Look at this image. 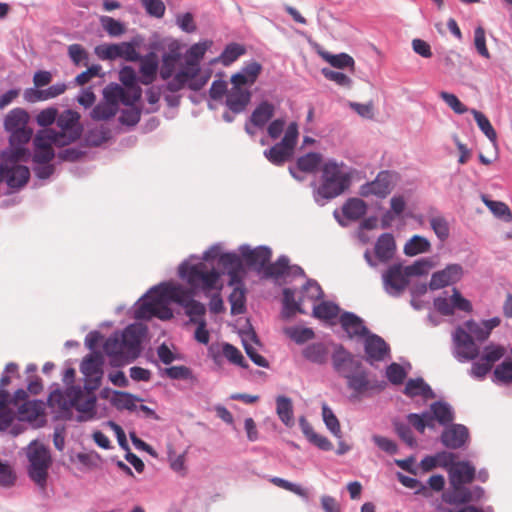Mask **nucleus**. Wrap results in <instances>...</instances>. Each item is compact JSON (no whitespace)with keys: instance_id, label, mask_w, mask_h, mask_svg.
<instances>
[{"instance_id":"nucleus-1","label":"nucleus","mask_w":512,"mask_h":512,"mask_svg":"<svg viewBox=\"0 0 512 512\" xmlns=\"http://www.w3.org/2000/svg\"><path fill=\"white\" fill-rule=\"evenodd\" d=\"M301 354L306 361L317 366H325L330 358L334 372L345 379L346 386L353 392L354 397H359L373 388L367 368L343 344L333 343L330 354L324 342H310L302 349Z\"/></svg>"},{"instance_id":"nucleus-2","label":"nucleus","mask_w":512,"mask_h":512,"mask_svg":"<svg viewBox=\"0 0 512 512\" xmlns=\"http://www.w3.org/2000/svg\"><path fill=\"white\" fill-rule=\"evenodd\" d=\"M179 277L185 279L190 285V289L181 285H171L162 282L158 285L151 287L145 294L140 297L144 300L149 297L151 292H157L162 289V296L168 297L182 306L184 309L193 301L197 290H213L217 288L221 273L212 268L210 271L206 270V266L202 261L195 264H190L189 260H184L178 267Z\"/></svg>"},{"instance_id":"nucleus-3","label":"nucleus","mask_w":512,"mask_h":512,"mask_svg":"<svg viewBox=\"0 0 512 512\" xmlns=\"http://www.w3.org/2000/svg\"><path fill=\"white\" fill-rule=\"evenodd\" d=\"M147 333L142 324H130L121 333L110 335L103 344L112 367H123L135 361L141 353V341Z\"/></svg>"},{"instance_id":"nucleus-4","label":"nucleus","mask_w":512,"mask_h":512,"mask_svg":"<svg viewBox=\"0 0 512 512\" xmlns=\"http://www.w3.org/2000/svg\"><path fill=\"white\" fill-rule=\"evenodd\" d=\"M344 163L334 159L326 161L321 169L320 182L311 183L312 197L316 205L323 207L345 193L351 185V177L343 170Z\"/></svg>"},{"instance_id":"nucleus-5","label":"nucleus","mask_w":512,"mask_h":512,"mask_svg":"<svg viewBox=\"0 0 512 512\" xmlns=\"http://www.w3.org/2000/svg\"><path fill=\"white\" fill-rule=\"evenodd\" d=\"M29 461L28 476L40 488H45L48 478V470L52 463L50 450L44 444L34 440L27 447Z\"/></svg>"},{"instance_id":"nucleus-6","label":"nucleus","mask_w":512,"mask_h":512,"mask_svg":"<svg viewBox=\"0 0 512 512\" xmlns=\"http://www.w3.org/2000/svg\"><path fill=\"white\" fill-rule=\"evenodd\" d=\"M29 114L23 108H14L4 119V128L10 133L9 143L17 153L24 149L33 135V129L28 127Z\"/></svg>"},{"instance_id":"nucleus-7","label":"nucleus","mask_w":512,"mask_h":512,"mask_svg":"<svg viewBox=\"0 0 512 512\" xmlns=\"http://www.w3.org/2000/svg\"><path fill=\"white\" fill-rule=\"evenodd\" d=\"M161 294L162 289L159 288L157 292H151L146 299L140 300L139 298L135 304L137 305L134 311L135 319L150 320L152 317H157L161 320H170L173 317V312L166 303L168 297Z\"/></svg>"},{"instance_id":"nucleus-8","label":"nucleus","mask_w":512,"mask_h":512,"mask_svg":"<svg viewBox=\"0 0 512 512\" xmlns=\"http://www.w3.org/2000/svg\"><path fill=\"white\" fill-rule=\"evenodd\" d=\"M449 487L443 492L442 500L447 503L456 496L457 493L463 491L466 484L471 483L476 476V469L469 461H457L452 468L449 469Z\"/></svg>"},{"instance_id":"nucleus-9","label":"nucleus","mask_w":512,"mask_h":512,"mask_svg":"<svg viewBox=\"0 0 512 512\" xmlns=\"http://www.w3.org/2000/svg\"><path fill=\"white\" fill-rule=\"evenodd\" d=\"M251 99L252 92L248 87L231 85L224 101L228 110L223 113V120L227 123H232L236 115L246 111Z\"/></svg>"},{"instance_id":"nucleus-10","label":"nucleus","mask_w":512,"mask_h":512,"mask_svg":"<svg viewBox=\"0 0 512 512\" xmlns=\"http://www.w3.org/2000/svg\"><path fill=\"white\" fill-rule=\"evenodd\" d=\"M80 115L78 112L67 109L63 111L57 118L56 124L60 131L57 135L62 140L60 147L67 146L80 138L83 127L79 122Z\"/></svg>"},{"instance_id":"nucleus-11","label":"nucleus","mask_w":512,"mask_h":512,"mask_svg":"<svg viewBox=\"0 0 512 512\" xmlns=\"http://www.w3.org/2000/svg\"><path fill=\"white\" fill-rule=\"evenodd\" d=\"M453 356L459 362L474 360L479 355V347L470 333L463 327L458 326L452 335Z\"/></svg>"},{"instance_id":"nucleus-12","label":"nucleus","mask_w":512,"mask_h":512,"mask_svg":"<svg viewBox=\"0 0 512 512\" xmlns=\"http://www.w3.org/2000/svg\"><path fill=\"white\" fill-rule=\"evenodd\" d=\"M396 243L392 233L386 232L381 234L376 240L373 257L371 251L366 249L364 259L371 268H376L378 262L388 263L395 255Z\"/></svg>"},{"instance_id":"nucleus-13","label":"nucleus","mask_w":512,"mask_h":512,"mask_svg":"<svg viewBox=\"0 0 512 512\" xmlns=\"http://www.w3.org/2000/svg\"><path fill=\"white\" fill-rule=\"evenodd\" d=\"M384 291L392 297H399L409 285V277L401 263H395L382 274Z\"/></svg>"},{"instance_id":"nucleus-14","label":"nucleus","mask_w":512,"mask_h":512,"mask_svg":"<svg viewBox=\"0 0 512 512\" xmlns=\"http://www.w3.org/2000/svg\"><path fill=\"white\" fill-rule=\"evenodd\" d=\"M239 251L245 265L259 276L272 257V250L266 245H259L252 249L248 244H243L239 247Z\"/></svg>"},{"instance_id":"nucleus-15","label":"nucleus","mask_w":512,"mask_h":512,"mask_svg":"<svg viewBox=\"0 0 512 512\" xmlns=\"http://www.w3.org/2000/svg\"><path fill=\"white\" fill-rule=\"evenodd\" d=\"M95 54L102 60L123 58L126 61H137L140 59L139 53L131 42L99 45L95 48Z\"/></svg>"},{"instance_id":"nucleus-16","label":"nucleus","mask_w":512,"mask_h":512,"mask_svg":"<svg viewBox=\"0 0 512 512\" xmlns=\"http://www.w3.org/2000/svg\"><path fill=\"white\" fill-rule=\"evenodd\" d=\"M392 185L393 173L389 170H382L373 181L366 182L360 186L359 194L362 197L374 195L380 199H384L391 193Z\"/></svg>"},{"instance_id":"nucleus-17","label":"nucleus","mask_w":512,"mask_h":512,"mask_svg":"<svg viewBox=\"0 0 512 512\" xmlns=\"http://www.w3.org/2000/svg\"><path fill=\"white\" fill-rule=\"evenodd\" d=\"M470 441L469 429L458 423H452L444 427L440 442L447 449L457 450L467 446Z\"/></svg>"},{"instance_id":"nucleus-18","label":"nucleus","mask_w":512,"mask_h":512,"mask_svg":"<svg viewBox=\"0 0 512 512\" xmlns=\"http://www.w3.org/2000/svg\"><path fill=\"white\" fill-rule=\"evenodd\" d=\"M364 351L366 361L373 365L374 362H380L390 357V347L379 335L369 331L364 336Z\"/></svg>"},{"instance_id":"nucleus-19","label":"nucleus","mask_w":512,"mask_h":512,"mask_svg":"<svg viewBox=\"0 0 512 512\" xmlns=\"http://www.w3.org/2000/svg\"><path fill=\"white\" fill-rule=\"evenodd\" d=\"M368 206L364 200L352 197L345 201L342 206V216L338 210H334L333 216L338 224L342 227L348 225V221H357L361 219L367 212Z\"/></svg>"},{"instance_id":"nucleus-20","label":"nucleus","mask_w":512,"mask_h":512,"mask_svg":"<svg viewBox=\"0 0 512 512\" xmlns=\"http://www.w3.org/2000/svg\"><path fill=\"white\" fill-rule=\"evenodd\" d=\"M463 274V267L460 264H448L444 269L431 275L429 289L434 291L455 284L461 280Z\"/></svg>"},{"instance_id":"nucleus-21","label":"nucleus","mask_w":512,"mask_h":512,"mask_svg":"<svg viewBox=\"0 0 512 512\" xmlns=\"http://www.w3.org/2000/svg\"><path fill=\"white\" fill-rule=\"evenodd\" d=\"M263 66L260 62L252 59L243 63L239 71L234 73L230 78L231 85L240 87H248L251 90L252 85L255 84L259 75L261 74Z\"/></svg>"},{"instance_id":"nucleus-22","label":"nucleus","mask_w":512,"mask_h":512,"mask_svg":"<svg viewBox=\"0 0 512 512\" xmlns=\"http://www.w3.org/2000/svg\"><path fill=\"white\" fill-rule=\"evenodd\" d=\"M120 82L128 89L133 91L132 96H128L124 93V90L116 84L115 88L121 93V102L124 105L130 106L141 97V89L138 86V78L135 70L131 66H124L119 72Z\"/></svg>"},{"instance_id":"nucleus-23","label":"nucleus","mask_w":512,"mask_h":512,"mask_svg":"<svg viewBox=\"0 0 512 512\" xmlns=\"http://www.w3.org/2000/svg\"><path fill=\"white\" fill-rule=\"evenodd\" d=\"M244 260L235 252H225L219 256V264L229 276V285H242L241 273L244 271Z\"/></svg>"},{"instance_id":"nucleus-24","label":"nucleus","mask_w":512,"mask_h":512,"mask_svg":"<svg viewBox=\"0 0 512 512\" xmlns=\"http://www.w3.org/2000/svg\"><path fill=\"white\" fill-rule=\"evenodd\" d=\"M242 337V345L244 347V350L247 354V356L250 358V360L257 366L262 368H268L269 362L268 360L259 354L257 350L252 346V343H259L258 337L255 333V331L250 328L248 331L241 332Z\"/></svg>"},{"instance_id":"nucleus-25","label":"nucleus","mask_w":512,"mask_h":512,"mask_svg":"<svg viewBox=\"0 0 512 512\" xmlns=\"http://www.w3.org/2000/svg\"><path fill=\"white\" fill-rule=\"evenodd\" d=\"M339 321L342 328L347 332L349 338H353L354 336L362 337L370 331L364 325L363 319L353 312H343Z\"/></svg>"},{"instance_id":"nucleus-26","label":"nucleus","mask_w":512,"mask_h":512,"mask_svg":"<svg viewBox=\"0 0 512 512\" xmlns=\"http://www.w3.org/2000/svg\"><path fill=\"white\" fill-rule=\"evenodd\" d=\"M274 114V104L268 100H263L252 111L249 122L254 128L263 129L271 121Z\"/></svg>"},{"instance_id":"nucleus-27","label":"nucleus","mask_w":512,"mask_h":512,"mask_svg":"<svg viewBox=\"0 0 512 512\" xmlns=\"http://www.w3.org/2000/svg\"><path fill=\"white\" fill-rule=\"evenodd\" d=\"M139 81L143 85H150L156 78L158 70V57L154 52H149L141 57Z\"/></svg>"},{"instance_id":"nucleus-28","label":"nucleus","mask_w":512,"mask_h":512,"mask_svg":"<svg viewBox=\"0 0 512 512\" xmlns=\"http://www.w3.org/2000/svg\"><path fill=\"white\" fill-rule=\"evenodd\" d=\"M404 394L410 398L422 396L425 399H433L436 397L434 391L423 378H410L405 385Z\"/></svg>"},{"instance_id":"nucleus-29","label":"nucleus","mask_w":512,"mask_h":512,"mask_svg":"<svg viewBox=\"0 0 512 512\" xmlns=\"http://www.w3.org/2000/svg\"><path fill=\"white\" fill-rule=\"evenodd\" d=\"M140 401H142L140 397L126 391H114L110 398V404L119 411H136V403Z\"/></svg>"},{"instance_id":"nucleus-30","label":"nucleus","mask_w":512,"mask_h":512,"mask_svg":"<svg viewBox=\"0 0 512 512\" xmlns=\"http://www.w3.org/2000/svg\"><path fill=\"white\" fill-rule=\"evenodd\" d=\"M182 58V53L178 46L169 47V50L162 56V65L160 76L163 80L169 79L175 72L176 66Z\"/></svg>"},{"instance_id":"nucleus-31","label":"nucleus","mask_w":512,"mask_h":512,"mask_svg":"<svg viewBox=\"0 0 512 512\" xmlns=\"http://www.w3.org/2000/svg\"><path fill=\"white\" fill-rule=\"evenodd\" d=\"M290 260L286 255H280L274 263L270 261L265 265L264 270L261 272L260 277L263 279L282 278L289 269Z\"/></svg>"},{"instance_id":"nucleus-32","label":"nucleus","mask_w":512,"mask_h":512,"mask_svg":"<svg viewBox=\"0 0 512 512\" xmlns=\"http://www.w3.org/2000/svg\"><path fill=\"white\" fill-rule=\"evenodd\" d=\"M14 162L15 160L13 157H11L9 165L8 187L12 189H19L28 182L30 172L27 166L18 165Z\"/></svg>"},{"instance_id":"nucleus-33","label":"nucleus","mask_w":512,"mask_h":512,"mask_svg":"<svg viewBox=\"0 0 512 512\" xmlns=\"http://www.w3.org/2000/svg\"><path fill=\"white\" fill-rule=\"evenodd\" d=\"M430 410L441 426L446 427L454 423L455 411L448 402L437 400L430 405Z\"/></svg>"},{"instance_id":"nucleus-34","label":"nucleus","mask_w":512,"mask_h":512,"mask_svg":"<svg viewBox=\"0 0 512 512\" xmlns=\"http://www.w3.org/2000/svg\"><path fill=\"white\" fill-rule=\"evenodd\" d=\"M485 489L479 485H475L472 488L465 487L463 491L453 496L447 504L458 506L460 504H469L471 502H478L485 498Z\"/></svg>"},{"instance_id":"nucleus-35","label":"nucleus","mask_w":512,"mask_h":512,"mask_svg":"<svg viewBox=\"0 0 512 512\" xmlns=\"http://www.w3.org/2000/svg\"><path fill=\"white\" fill-rule=\"evenodd\" d=\"M103 363L104 359L100 352H91L87 354L82 360L80 371L83 376L103 375Z\"/></svg>"},{"instance_id":"nucleus-36","label":"nucleus","mask_w":512,"mask_h":512,"mask_svg":"<svg viewBox=\"0 0 512 512\" xmlns=\"http://www.w3.org/2000/svg\"><path fill=\"white\" fill-rule=\"evenodd\" d=\"M246 51V47L243 44L231 42L224 47L221 54L214 61L220 62L223 66L228 67L243 56Z\"/></svg>"},{"instance_id":"nucleus-37","label":"nucleus","mask_w":512,"mask_h":512,"mask_svg":"<svg viewBox=\"0 0 512 512\" xmlns=\"http://www.w3.org/2000/svg\"><path fill=\"white\" fill-rule=\"evenodd\" d=\"M27 391L23 388L17 389L13 396H11L12 404L17 405L18 402L23 401L19 406L18 412L22 415H26L28 419H32L38 415L36 411V401H28Z\"/></svg>"},{"instance_id":"nucleus-38","label":"nucleus","mask_w":512,"mask_h":512,"mask_svg":"<svg viewBox=\"0 0 512 512\" xmlns=\"http://www.w3.org/2000/svg\"><path fill=\"white\" fill-rule=\"evenodd\" d=\"M276 412L285 426L292 427L294 425L293 405L289 397L279 395L276 398Z\"/></svg>"},{"instance_id":"nucleus-39","label":"nucleus","mask_w":512,"mask_h":512,"mask_svg":"<svg viewBox=\"0 0 512 512\" xmlns=\"http://www.w3.org/2000/svg\"><path fill=\"white\" fill-rule=\"evenodd\" d=\"M292 155L293 151L280 142L264 151V156L270 163L276 166L283 165L292 157Z\"/></svg>"},{"instance_id":"nucleus-40","label":"nucleus","mask_w":512,"mask_h":512,"mask_svg":"<svg viewBox=\"0 0 512 512\" xmlns=\"http://www.w3.org/2000/svg\"><path fill=\"white\" fill-rule=\"evenodd\" d=\"M232 292L230 293L228 300L231 306V314L239 315L246 311V298L244 284H234Z\"/></svg>"},{"instance_id":"nucleus-41","label":"nucleus","mask_w":512,"mask_h":512,"mask_svg":"<svg viewBox=\"0 0 512 512\" xmlns=\"http://www.w3.org/2000/svg\"><path fill=\"white\" fill-rule=\"evenodd\" d=\"M431 248L430 241L421 235H413L404 245V253L407 256H416L421 253L429 252Z\"/></svg>"},{"instance_id":"nucleus-42","label":"nucleus","mask_w":512,"mask_h":512,"mask_svg":"<svg viewBox=\"0 0 512 512\" xmlns=\"http://www.w3.org/2000/svg\"><path fill=\"white\" fill-rule=\"evenodd\" d=\"M394 432L397 436L410 448H414L417 445V441L413 435L410 425L408 422H404L398 417H395L391 421Z\"/></svg>"},{"instance_id":"nucleus-43","label":"nucleus","mask_w":512,"mask_h":512,"mask_svg":"<svg viewBox=\"0 0 512 512\" xmlns=\"http://www.w3.org/2000/svg\"><path fill=\"white\" fill-rule=\"evenodd\" d=\"M322 162V155L318 152H308L303 156H300L296 161V166L300 171L307 173H315Z\"/></svg>"},{"instance_id":"nucleus-44","label":"nucleus","mask_w":512,"mask_h":512,"mask_svg":"<svg viewBox=\"0 0 512 512\" xmlns=\"http://www.w3.org/2000/svg\"><path fill=\"white\" fill-rule=\"evenodd\" d=\"M284 333L287 337L293 340L296 344H304L315 337L314 330L309 327L291 326L284 328Z\"/></svg>"},{"instance_id":"nucleus-45","label":"nucleus","mask_w":512,"mask_h":512,"mask_svg":"<svg viewBox=\"0 0 512 512\" xmlns=\"http://www.w3.org/2000/svg\"><path fill=\"white\" fill-rule=\"evenodd\" d=\"M96 402L97 397L94 394H88L84 402H79L73 407L80 413V415L77 416L79 422L87 421L95 417Z\"/></svg>"},{"instance_id":"nucleus-46","label":"nucleus","mask_w":512,"mask_h":512,"mask_svg":"<svg viewBox=\"0 0 512 512\" xmlns=\"http://www.w3.org/2000/svg\"><path fill=\"white\" fill-rule=\"evenodd\" d=\"M322 418L326 428L338 439L342 438L340 422L328 404H322Z\"/></svg>"},{"instance_id":"nucleus-47","label":"nucleus","mask_w":512,"mask_h":512,"mask_svg":"<svg viewBox=\"0 0 512 512\" xmlns=\"http://www.w3.org/2000/svg\"><path fill=\"white\" fill-rule=\"evenodd\" d=\"M283 313L286 317H290L295 313H305L301 304L295 300V292L291 288L283 289Z\"/></svg>"},{"instance_id":"nucleus-48","label":"nucleus","mask_w":512,"mask_h":512,"mask_svg":"<svg viewBox=\"0 0 512 512\" xmlns=\"http://www.w3.org/2000/svg\"><path fill=\"white\" fill-rule=\"evenodd\" d=\"M482 200L495 217L506 222L512 220V213L507 204L501 201L490 200L485 195L482 196Z\"/></svg>"},{"instance_id":"nucleus-49","label":"nucleus","mask_w":512,"mask_h":512,"mask_svg":"<svg viewBox=\"0 0 512 512\" xmlns=\"http://www.w3.org/2000/svg\"><path fill=\"white\" fill-rule=\"evenodd\" d=\"M471 113L474 116V120L476 121L479 129L484 133V135L492 142L496 144L497 142V133L490 123L489 119L480 111L472 109Z\"/></svg>"},{"instance_id":"nucleus-50","label":"nucleus","mask_w":512,"mask_h":512,"mask_svg":"<svg viewBox=\"0 0 512 512\" xmlns=\"http://www.w3.org/2000/svg\"><path fill=\"white\" fill-rule=\"evenodd\" d=\"M339 311L340 308L336 303L331 301H322L313 308V316L322 320H330L335 318Z\"/></svg>"},{"instance_id":"nucleus-51","label":"nucleus","mask_w":512,"mask_h":512,"mask_svg":"<svg viewBox=\"0 0 512 512\" xmlns=\"http://www.w3.org/2000/svg\"><path fill=\"white\" fill-rule=\"evenodd\" d=\"M61 141L62 140L57 135V131L40 130L35 135L33 143L35 148H43L44 146H51V144L60 146Z\"/></svg>"},{"instance_id":"nucleus-52","label":"nucleus","mask_w":512,"mask_h":512,"mask_svg":"<svg viewBox=\"0 0 512 512\" xmlns=\"http://www.w3.org/2000/svg\"><path fill=\"white\" fill-rule=\"evenodd\" d=\"M433 267V262L430 258H421L416 260L413 264L403 267L406 275L410 276H424L429 273Z\"/></svg>"},{"instance_id":"nucleus-53","label":"nucleus","mask_w":512,"mask_h":512,"mask_svg":"<svg viewBox=\"0 0 512 512\" xmlns=\"http://www.w3.org/2000/svg\"><path fill=\"white\" fill-rule=\"evenodd\" d=\"M430 226L437 238L444 242L449 238L450 227L448 221L441 215L430 218Z\"/></svg>"},{"instance_id":"nucleus-54","label":"nucleus","mask_w":512,"mask_h":512,"mask_svg":"<svg viewBox=\"0 0 512 512\" xmlns=\"http://www.w3.org/2000/svg\"><path fill=\"white\" fill-rule=\"evenodd\" d=\"M163 373L166 374L170 379L173 380H189L191 382L196 381L192 370L184 365L171 366L163 369Z\"/></svg>"},{"instance_id":"nucleus-55","label":"nucleus","mask_w":512,"mask_h":512,"mask_svg":"<svg viewBox=\"0 0 512 512\" xmlns=\"http://www.w3.org/2000/svg\"><path fill=\"white\" fill-rule=\"evenodd\" d=\"M222 352L224 357L231 363L241 367V368H248L249 365L245 361L242 353L238 348H236L234 345L230 343H224L222 346Z\"/></svg>"},{"instance_id":"nucleus-56","label":"nucleus","mask_w":512,"mask_h":512,"mask_svg":"<svg viewBox=\"0 0 512 512\" xmlns=\"http://www.w3.org/2000/svg\"><path fill=\"white\" fill-rule=\"evenodd\" d=\"M322 56L330 63L331 66L338 69L353 67L355 64L353 57L347 53L330 54L327 52L323 53Z\"/></svg>"},{"instance_id":"nucleus-57","label":"nucleus","mask_w":512,"mask_h":512,"mask_svg":"<svg viewBox=\"0 0 512 512\" xmlns=\"http://www.w3.org/2000/svg\"><path fill=\"white\" fill-rule=\"evenodd\" d=\"M100 459V455L95 451L79 452L76 453L75 455H70L71 462L78 461L84 467L89 469L96 468L98 466Z\"/></svg>"},{"instance_id":"nucleus-58","label":"nucleus","mask_w":512,"mask_h":512,"mask_svg":"<svg viewBox=\"0 0 512 512\" xmlns=\"http://www.w3.org/2000/svg\"><path fill=\"white\" fill-rule=\"evenodd\" d=\"M68 56L75 66H80L81 64L87 65L89 59V54L86 49L78 43L68 46Z\"/></svg>"},{"instance_id":"nucleus-59","label":"nucleus","mask_w":512,"mask_h":512,"mask_svg":"<svg viewBox=\"0 0 512 512\" xmlns=\"http://www.w3.org/2000/svg\"><path fill=\"white\" fill-rule=\"evenodd\" d=\"M493 381L502 383L512 382V360H504L501 364L496 366L493 372Z\"/></svg>"},{"instance_id":"nucleus-60","label":"nucleus","mask_w":512,"mask_h":512,"mask_svg":"<svg viewBox=\"0 0 512 512\" xmlns=\"http://www.w3.org/2000/svg\"><path fill=\"white\" fill-rule=\"evenodd\" d=\"M116 114V108L108 103H98L91 111V117L96 121L108 120Z\"/></svg>"},{"instance_id":"nucleus-61","label":"nucleus","mask_w":512,"mask_h":512,"mask_svg":"<svg viewBox=\"0 0 512 512\" xmlns=\"http://www.w3.org/2000/svg\"><path fill=\"white\" fill-rule=\"evenodd\" d=\"M321 73L327 80L333 81L341 87L350 88L352 85V79L343 72L323 68Z\"/></svg>"},{"instance_id":"nucleus-62","label":"nucleus","mask_w":512,"mask_h":512,"mask_svg":"<svg viewBox=\"0 0 512 512\" xmlns=\"http://www.w3.org/2000/svg\"><path fill=\"white\" fill-rule=\"evenodd\" d=\"M101 24L103 26V28L105 29V31L110 35V36H120L121 34H123L125 32V26L122 22H120L119 20H116L112 17H109V16H103L101 17Z\"/></svg>"},{"instance_id":"nucleus-63","label":"nucleus","mask_w":512,"mask_h":512,"mask_svg":"<svg viewBox=\"0 0 512 512\" xmlns=\"http://www.w3.org/2000/svg\"><path fill=\"white\" fill-rule=\"evenodd\" d=\"M439 96L456 114L462 115L468 111V108L455 94L441 91Z\"/></svg>"},{"instance_id":"nucleus-64","label":"nucleus","mask_w":512,"mask_h":512,"mask_svg":"<svg viewBox=\"0 0 512 512\" xmlns=\"http://www.w3.org/2000/svg\"><path fill=\"white\" fill-rule=\"evenodd\" d=\"M186 314L190 317L192 323H198L205 320L204 315L206 307L203 303L193 299V301L185 308Z\"/></svg>"}]
</instances>
